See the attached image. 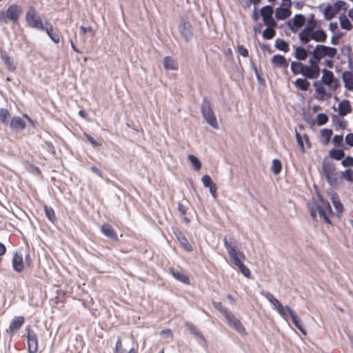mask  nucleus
I'll list each match as a JSON object with an SVG mask.
<instances>
[{
  "mask_svg": "<svg viewBox=\"0 0 353 353\" xmlns=\"http://www.w3.org/2000/svg\"><path fill=\"white\" fill-rule=\"evenodd\" d=\"M312 57L309 59V65L303 64L302 62L292 61L290 69L294 75L301 74L305 78L316 79L320 76L321 69L319 63L324 58V64L329 68L334 66L333 59L337 54L336 48L324 45H316L311 51Z\"/></svg>",
  "mask_w": 353,
  "mask_h": 353,
  "instance_id": "nucleus-1",
  "label": "nucleus"
},
{
  "mask_svg": "<svg viewBox=\"0 0 353 353\" xmlns=\"http://www.w3.org/2000/svg\"><path fill=\"white\" fill-rule=\"evenodd\" d=\"M307 206L313 219L316 220L317 214H319L324 223L332 225L330 217L333 215L332 210L330 203L325 200L321 194H318L316 198H312Z\"/></svg>",
  "mask_w": 353,
  "mask_h": 353,
  "instance_id": "nucleus-2",
  "label": "nucleus"
},
{
  "mask_svg": "<svg viewBox=\"0 0 353 353\" xmlns=\"http://www.w3.org/2000/svg\"><path fill=\"white\" fill-rule=\"evenodd\" d=\"M263 295L269 301V302L284 319L288 320V316L290 315L292 323L296 328L299 329L304 335H306V331L301 324V321L294 310L289 306H285L284 307L279 301L269 292L263 293Z\"/></svg>",
  "mask_w": 353,
  "mask_h": 353,
  "instance_id": "nucleus-3",
  "label": "nucleus"
},
{
  "mask_svg": "<svg viewBox=\"0 0 353 353\" xmlns=\"http://www.w3.org/2000/svg\"><path fill=\"white\" fill-rule=\"evenodd\" d=\"M23 12L21 6L16 3L9 6L5 12L0 10V21L4 24H7L11 21L13 24H17L20 16Z\"/></svg>",
  "mask_w": 353,
  "mask_h": 353,
  "instance_id": "nucleus-4",
  "label": "nucleus"
},
{
  "mask_svg": "<svg viewBox=\"0 0 353 353\" xmlns=\"http://www.w3.org/2000/svg\"><path fill=\"white\" fill-rule=\"evenodd\" d=\"M201 110L202 115L206 122L210 125L212 128L217 129L219 124L216 120V117L212 109L211 103L207 99L203 100Z\"/></svg>",
  "mask_w": 353,
  "mask_h": 353,
  "instance_id": "nucleus-5",
  "label": "nucleus"
},
{
  "mask_svg": "<svg viewBox=\"0 0 353 353\" xmlns=\"http://www.w3.org/2000/svg\"><path fill=\"white\" fill-rule=\"evenodd\" d=\"M224 246L226 248L232 263L236 266L245 259L244 253L238 250L236 245L232 246L226 238H224Z\"/></svg>",
  "mask_w": 353,
  "mask_h": 353,
  "instance_id": "nucleus-6",
  "label": "nucleus"
},
{
  "mask_svg": "<svg viewBox=\"0 0 353 353\" xmlns=\"http://www.w3.org/2000/svg\"><path fill=\"white\" fill-rule=\"evenodd\" d=\"M26 21L29 27L44 30L41 18L37 14L34 7L30 6L26 14Z\"/></svg>",
  "mask_w": 353,
  "mask_h": 353,
  "instance_id": "nucleus-7",
  "label": "nucleus"
},
{
  "mask_svg": "<svg viewBox=\"0 0 353 353\" xmlns=\"http://www.w3.org/2000/svg\"><path fill=\"white\" fill-rule=\"evenodd\" d=\"M321 81L323 84L328 86L332 91H336L340 87L339 80L336 79L330 70L323 69L322 70Z\"/></svg>",
  "mask_w": 353,
  "mask_h": 353,
  "instance_id": "nucleus-8",
  "label": "nucleus"
},
{
  "mask_svg": "<svg viewBox=\"0 0 353 353\" xmlns=\"http://www.w3.org/2000/svg\"><path fill=\"white\" fill-rule=\"evenodd\" d=\"M28 353H37L38 351V338L30 326L26 327Z\"/></svg>",
  "mask_w": 353,
  "mask_h": 353,
  "instance_id": "nucleus-9",
  "label": "nucleus"
},
{
  "mask_svg": "<svg viewBox=\"0 0 353 353\" xmlns=\"http://www.w3.org/2000/svg\"><path fill=\"white\" fill-rule=\"evenodd\" d=\"M273 12V8L271 6H265L260 10L263 23L266 26H276V23L272 17Z\"/></svg>",
  "mask_w": 353,
  "mask_h": 353,
  "instance_id": "nucleus-10",
  "label": "nucleus"
},
{
  "mask_svg": "<svg viewBox=\"0 0 353 353\" xmlns=\"http://www.w3.org/2000/svg\"><path fill=\"white\" fill-rule=\"evenodd\" d=\"M25 322V318L22 316H14L9 325L8 329L6 330V332L9 336H12L23 325Z\"/></svg>",
  "mask_w": 353,
  "mask_h": 353,
  "instance_id": "nucleus-11",
  "label": "nucleus"
},
{
  "mask_svg": "<svg viewBox=\"0 0 353 353\" xmlns=\"http://www.w3.org/2000/svg\"><path fill=\"white\" fill-rule=\"evenodd\" d=\"M114 353H138V347H134V344L128 347L124 345L121 339L118 337L115 344Z\"/></svg>",
  "mask_w": 353,
  "mask_h": 353,
  "instance_id": "nucleus-12",
  "label": "nucleus"
},
{
  "mask_svg": "<svg viewBox=\"0 0 353 353\" xmlns=\"http://www.w3.org/2000/svg\"><path fill=\"white\" fill-rule=\"evenodd\" d=\"M227 320L228 324L234 328L240 334L245 333V328L242 325L241 322L239 319H236L234 315H233L231 312H230L228 315L225 316Z\"/></svg>",
  "mask_w": 353,
  "mask_h": 353,
  "instance_id": "nucleus-13",
  "label": "nucleus"
},
{
  "mask_svg": "<svg viewBox=\"0 0 353 353\" xmlns=\"http://www.w3.org/2000/svg\"><path fill=\"white\" fill-rule=\"evenodd\" d=\"M174 234L184 250L188 252H190L193 250L192 245L190 243L188 239L182 231L180 230H176L174 232Z\"/></svg>",
  "mask_w": 353,
  "mask_h": 353,
  "instance_id": "nucleus-14",
  "label": "nucleus"
},
{
  "mask_svg": "<svg viewBox=\"0 0 353 353\" xmlns=\"http://www.w3.org/2000/svg\"><path fill=\"white\" fill-rule=\"evenodd\" d=\"M305 22V19L304 16L299 14H296L291 21H289L288 24L293 32H296L304 25Z\"/></svg>",
  "mask_w": 353,
  "mask_h": 353,
  "instance_id": "nucleus-15",
  "label": "nucleus"
},
{
  "mask_svg": "<svg viewBox=\"0 0 353 353\" xmlns=\"http://www.w3.org/2000/svg\"><path fill=\"white\" fill-rule=\"evenodd\" d=\"M0 57L8 71L14 72L16 70L17 65L15 62L14 59L9 56L6 51L1 50Z\"/></svg>",
  "mask_w": 353,
  "mask_h": 353,
  "instance_id": "nucleus-16",
  "label": "nucleus"
},
{
  "mask_svg": "<svg viewBox=\"0 0 353 353\" xmlns=\"http://www.w3.org/2000/svg\"><path fill=\"white\" fill-rule=\"evenodd\" d=\"M293 56L298 62H301L307 59L309 53L312 54L311 52H308L303 46H293Z\"/></svg>",
  "mask_w": 353,
  "mask_h": 353,
  "instance_id": "nucleus-17",
  "label": "nucleus"
},
{
  "mask_svg": "<svg viewBox=\"0 0 353 353\" xmlns=\"http://www.w3.org/2000/svg\"><path fill=\"white\" fill-rule=\"evenodd\" d=\"M101 232L108 238L117 241L119 240L117 233L114 228L109 223H104L101 227Z\"/></svg>",
  "mask_w": 353,
  "mask_h": 353,
  "instance_id": "nucleus-18",
  "label": "nucleus"
},
{
  "mask_svg": "<svg viewBox=\"0 0 353 353\" xmlns=\"http://www.w3.org/2000/svg\"><path fill=\"white\" fill-rule=\"evenodd\" d=\"M202 183L205 188H208L209 190L214 198L217 196V188L216 184L213 182L211 177L208 175H203L201 178Z\"/></svg>",
  "mask_w": 353,
  "mask_h": 353,
  "instance_id": "nucleus-19",
  "label": "nucleus"
},
{
  "mask_svg": "<svg viewBox=\"0 0 353 353\" xmlns=\"http://www.w3.org/2000/svg\"><path fill=\"white\" fill-rule=\"evenodd\" d=\"M169 272L177 281L186 285H189L190 283L189 276L183 272L179 271L174 268H170Z\"/></svg>",
  "mask_w": 353,
  "mask_h": 353,
  "instance_id": "nucleus-20",
  "label": "nucleus"
},
{
  "mask_svg": "<svg viewBox=\"0 0 353 353\" xmlns=\"http://www.w3.org/2000/svg\"><path fill=\"white\" fill-rule=\"evenodd\" d=\"M341 78L346 90L353 91V72L344 71Z\"/></svg>",
  "mask_w": 353,
  "mask_h": 353,
  "instance_id": "nucleus-21",
  "label": "nucleus"
},
{
  "mask_svg": "<svg viewBox=\"0 0 353 353\" xmlns=\"http://www.w3.org/2000/svg\"><path fill=\"white\" fill-rule=\"evenodd\" d=\"M271 63L273 67L287 69L288 63L286 59L281 54H275L271 59Z\"/></svg>",
  "mask_w": 353,
  "mask_h": 353,
  "instance_id": "nucleus-22",
  "label": "nucleus"
},
{
  "mask_svg": "<svg viewBox=\"0 0 353 353\" xmlns=\"http://www.w3.org/2000/svg\"><path fill=\"white\" fill-rule=\"evenodd\" d=\"M12 267L17 272H23L24 269V264L21 254H19L17 252L14 254L12 258Z\"/></svg>",
  "mask_w": 353,
  "mask_h": 353,
  "instance_id": "nucleus-23",
  "label": "nucleus"
},
{
  "mask_svg": "<svg viewBox=\"0 0 353 353\" xmlns=\"http://www.w3.org/2000/svg\"><path fill=\"white\" fill-rule=\"evenodd\" d=\"M10 126L12 130H22L26 128V123L20 117H14L11 119Z\"/></svg>",
  "mask_w": 353,
  "mask_h": 353,
  "instance_id": "nucleus-24",
  "label": "nucleus"
},
{
  "mask_svg": "<svg viewBox=\"0 0 353 353\" xmlns=\"http://www.w3.org/2000/svg\"><path fill=\"white\" fill-rule=\"evenodd\" d=\"M338 108L339 115L342 117L351 113L352 111L350 101L345 99L339 103Z\"/></svg>",
  "mask_w": 353,
  "mask_h": 353,
  "instance_id": "nucleus-25",
  "label": "nucleus"
},
{
  "mask_svg": "<svg viewBox=\"0 0 353 353\" xmlns=\"http://www.w3.org/2000/svg\"><path fill=\"white\" fill-rule=\"evenodd\" d=\"M275 14L278 19L284 20L291 14L290 7L281 5V7L276 8Z\"/></svg>",
  "mask_w": 353,
  "mask_h": 353,
  "instance_id": "nucleus-26",
  "label": "nucleus"
},
{
  "mask_svg": "<svg viewBox=\"0 0 353 353\" xmlns=\"http://www.w3.org/2000/svg\"><path fill=\"white\" fill-rule=\"evenodd\" d=\"M44 30L53 42L55 43H59L60 42L61 35L57 30L55 32L54 31V28L52 25L44 28Z\"/></svg>",
  "mask_w": 353,
  "mask_h": 353,
  "instance_id": "nucleus-27",
  "label": "nucleus"
},
{
  "mask_svg": "<svg viewBox=\"0 0 353 353\" xmlns=\"http://www.w3.org/2000/svg\"><path fill=\"white\" fill-rule=\"evenodd\" d=\"M296 141H297V143H298L299 147L301 148V150L302 152H305L303 141H305L307 148H311V143H310V139H309V137L307 135L303 134V136L302 137L300 133L296 132Z\"/></svg>",
  "mask_w": 353,
  "mask_h": 353,
  "instance_id": "nucleus-28",
  "label": "nucleus"
},
{
  "mask_svg": "<svg viewBox=\"0 0 353 353\" xmlns=\"http://www.w3.org/2000/svg\"><path fill=\"white\" fill-rule=\"evenodd\" d=\"M307 79H308L305 77L304 78H299L294 82V85L300 90L307 91L310 87V83Z\"/></svg>",
  "mask_w": 353,
  "mask_h": 353,
  "instance_id": "nucleus-29",
  "label": "nucleus"
},
{
  "mask_svg": "<svg viewBox=\"0 0 353 353\" xmlns=\"http://www.w3.org/2000/svg\"><path fill=\"white\" fill-rule=\"evenodd\" d=\"M163 66L165 70H178L177 63L170 57L167 56L163 59Z\"/></svg>",
  "mask_w": 353,
  "mask_h": 353,
  "instance_id": "nucleus-30",
  "label": "nucleus"
},
{
  "mask_svg": "<svg viewBox=\"0 0 353 353\" xmlns=\"http://www.w3.org/2000/svg\"><path fill=\"white\" fill-rule=\"evenodd\" d=\"M332 135V130L331 129H323L321 130L320 137L321 141L323 145H326L329 143L330 138Z\"/></svg>",
  "mask_w": 353,
  "mask_h": 353,
  "instance_id": "nucleus-31",
  "label": "nucleus"
},
{
  "mask_svg": "<svg viewBox=\"0 0 353 353\" xmlns=\"http://www.w3.org/2000/svg\"><path fill=\"white\" fill-rule=\"evenodd\" d=\"M312 39L316 42H324L327 39V34L321 29L316 30L312 32Z\"/></svg>",
  "mask_w": 353,
  "mask_h": 353,
  "instance_id": "nucleus-32",
  "label": "nucleus"
},
{
  "mask_svg": "<svg viewBox=\"0 0 353 353\" xmlns=\"http://www.w3.org/2000/svg\"><path fill=\"white\" fill-rule=\"evenodd\" d=\"M331 201L338 214L342 213L343 211V205L341 203L339 197L336 193H333L331 196Z\"/></svg>",
  "mask_w": 353,
  "mask_h": 353,
  "instance_id": "nucleus-33",
  "label": "nucleus"
},
{
  "mask_svg": "<svg viewBox=\"0 0 353 353\" xmlns=\"http://www.w3.org/2000/svg\"><path fill=\"white\" fill-rule=\"evenodd\" d=\"M185 327L190 331V332L193 334L194 336L202 339L205 340L203 334L199 331L194 325H193L190 322H185Z\"/></svg>",
  "mask_w": 353,
  "mask_h": 353,
  "instance_id": "nucleus-34",
  "label": "nucleus"
},
{
  "mask_svg": "<svg viewBox=\"0 0 353 353\" xmlns=\"http://www.w3.org/2000/svg\"><path fill=\"white\" fill-rule=\"evenodd\" d=\"M312 32L303 29L299 33V38L302 43L305 44L312 40Z\"/></svg>",
  "mask_w": 353,
  "mask_h": 353,
  "instance_id": "nucleus-35",
  "label": "nucleus"
},
{
  "mask_svg": "<svg viewBox=\"0 0 353 353\" xmlns=\"http://www.w3.org/2000/svg\"><path fill=\"white\" fill-rule=\"evenodd\" d=\"M275 48L279 50L288 52L290 50L289 44L283 39L278 38L275 40Z\"/></svg>",
  "mask_w": 353,
  "mask_h": 353,
  "instance_id": "nucleus-36",
  "label": "nucleus"
},
{
  "mask_svg": "<svg viewBox=\"0 0 353 353\" xmlns=\"http://www.w3.org/2000/svg\"><path fill=\"white\" fill-rule=\"evenodd\" d=\"M324 17L327 20H330L333 19L338 13L334 9L333 5L328 4L323 12Z\"/></svg>",
  "mask_w": 353,
  "mask_h": 353,
  "instance_id": "nucleus-37",
  "label": "nucleus"
},
{
  "mask_svg": "<svg viewBox=\"0 0 353 353\" xmlns=\"http://www.w3.org/2000/svg\"><path fill=\"white\" fill-rule=\"evenodd\" d=\"M329 157L334 160H341L345 157V152L342 149H332L329 152Z\"/></svg>",
  "mask_w": 353,
  "mask_h": 353,
  "instance_id": "nucleus-38",
  "label": "nucleus"
},
{
  "mask_svg": "<svg viewBox=\"0 0 353 353\" xmlns=\"http://www.w3.org/2000/svg\"><path fill=\"white\" fill-rule=\"evenodd\" d=\"M322 169L325 176L336 171L333 163L325 161L322 163Z\"/></svg>",
  "mask_w": 353,
  "mask_h": 353,
  "instance_id": "nucleus-39",
  "label": "nucleus"
},
{
  "mask_svg": "<svg viewBox=\"0 0 353 353\" xmlns=\"http://www.w3.org/2000/svg\"><path fill=\"white\" fill-rule=\"evenodd\" d=\"M276 26H267L263 32V37L265 39L270 40L274 38L276 35L275 28Z\"/></svg>",
  "mask_w": 353,
  "mask_h": 353,
  "instance_id": "nucleus-40",
  "label": "nucleus"
},
{
  "mask_svg": "<svg viewBox=\"0 0 353 353\" xmlns=\"http://www.w3.org/2000/svg\"><path fill=\"white\" fill-rule=\"evenodd\" d=\"M340 26L342 29L350 30L352 28V25L350 20L345 16H341L339 17Z\"/></svg>",
  "mask_w": 353,
  "mask_h": 353,
  "instance_id": "nucleus-41",
  "label": "nucleus"
},
{
  "mask_svg": "<svg viewBox=\"0 0 353 353\" xmlns=\"http://www.w3.org/2000/svg\"><path fill=\"white\" fill-rule=\"evenodd\" d=\"M325 177L326 178L330 185L332 186L336 185L339 183V176L336 171L325 176Z\"/></svg>",
  "mask_w": 353,
  "mask_h": 353,
  "instance_id": "nucleus-42",
  "label": "nucleus"
},
{
  "mask_svg": "<svg viewBox=\"0 0 353 353\" xmlns=\"http://www.w3.org/2000/svg\"><path fill=\"white\" fill-rule=\"evenodd\" d=\"M10 112L5 108H0V122L3 124H8V120L10 118Z\"/></svg>",
  "mask_w": 353,
  "mask_h": 353,
  "instance_id": "nucleus-43",
  "label": "nucleus"
},
{
  "mask_svg": "<svg viewBox=\"0 0 353 353\" xmlns=\"http://www.w3.org/2000/svg\"><path fill=\"white\" fill-rule=\"evenodd\" d=\"M188 160L191 162L194 170L198 171L201 168V163L199 159L192 154L188 157Z\"/></svg>",
  "mask_w": 353,
  "mask_h": 353,
  "instance_id": "nucleus-44",
  "label": "nucleus"
},
{
  "mask_svg": "<svg viewBox=\"0 0 353 353\" xmlns=\"http://www.w3.org/2000/svg\"><path fill=\"white\" fill-rule=\"evenodd\" d=\"M212 305L216 310L224 316V317L230 312L229 310L223 306L221 302L212 301Z\"/></svg>",
  "mask_w": 353,
  "mask_h": 353,
  "instance_id": "nucleus-45",
  "label": "nucleus"
},
{
  "mask_svg": "<svg viewBox=\"0 0 353 353\" xmlns=\"http://www.w3.org/2000/svg\"><path fill=\"white\" fill-rule=\"evenodd\" d=\"M43 208L47 218L51 222L54 223L57 220V217L54 210L51 207H48L47 205H44Z\"/></svg>",
  "mask_w": 353,
  "mask_h": 353,
  "instance_id": "nucleus-46",
  "label": "nucleus"
},
{
  "mask_svg": "<svg viewBox=\"0 0 353 353\" xmlns=\"http://www.w3.org/2000/svg\"><path fill=\"white\" fill-rule=\"evenodd\" d=\"M282 169V164L279 159H274L272 161L271 170L274 174H279Z\"/></svg>",
  "mask_w": 353,
  "mask_h": 353,
  "instance_id": "nucleus-47",
  "label": "nucleus"
},
{
  "mask_svg": "<svg viewBox=\"0 0 353 353\" xmlns=\"http://www.w3.org/2000/svg\"><path fill=\"white\" fill-rule=\"evenodd\" d=\"M236 267L239 268V271L241 272V273L242 274H243L244 276H245L246 278H250V276H251L250 270L247 266H245L243 264V262L237 265Z\"/></svg>",
  "mask_w": 353,
  "mask_h": 353,
  "instance_id": "nucleus-48",
  "label": "nucleus"
},
{
  "mask_svg": "<svg viewBox=\"0 0 353 353\" xmlns=\"http://www.w3.org/2000/svg\"><path fill=\"white\" fill-rule=\"evenodd\" d=\"M333 6L337 13L341 10H347V3L343 1H337Z\"/></svg>",
  "mask_w": 353,
  "mask_h": 353,
  "instance_id": "nucleus-49",
  "label": "nucleus"
},
{
  "mask_svg": "<svg viewBox=\"0 0 353 353\" xmlns=\"http://www.w3.org/2000/svg\"><path fill=\"white\" fill-rule=\"evenodd\" d=\"M328 121L327 116L324 113H320L316 116V123L318 125H323Z\"/></svg>",
  "mask_w": 353,
  "mask_h": 353,
  "instance_id": "nucleus-50",
  "label": "nucleus"
},
{
  "mask_svg": "<svg viewBox=\"0 0 353 353\" xmlns=\"http://www.w3.org/2000/svg\"><path fill=\"white\" fill-rule=\"evenodd\" d=\"M341 177L346 179L347 181H353V170L347 169L341 172Z\"/></svg>",
  "mask_w": 353,
  "mask_h": 353,
  "instance_id": "nucleus-51",
  "label": "nucleus"
},
{
  "mask_svg": "<svg viewBox=\"0 0 353 353\" xmlns=\"http://www.w3.org/2000/svg\"><path fill=\"white\" fill-rule=\"evenodd\" d=\"M343 135H335L333 137L332 143L335 146L341 147L343 146Z\"/></svg>",
  "mask_w": 353,
  "mask_h": 353,
  "instance_id": "nucleus-52",
  "label": "nucleus"
},
{
  "mask_svg": "<svg viewBox=\"0 0 353 353\" xmlns=\"http://www.w3.org/2000/svg\"><path fill=\"white\" fill-rule=\"evenodd\" d=\"M84 136L93 147L101 146V143L95 141L90 134L84 133Z\"/></svg>",
  "mask_w": 353,
  "mask_h": 353,
  "instance_id": "nucleus-53",
  "label": "nucleus"
},
{
  "mask_svg": "<svg viewBox=\"0 0 353 353\" xmlns=\"http://www.w3.org/2000/svg\"><path fill=\"white\" fill-rule=\"evenodd\" d=\"M316 26V21L314 19H312L307 21V25L304 28V29H306L311 32H314Z\"/></svg>",
  "mask_w": 353,
  "mask_h": 353,
  "instance_id": "nucleus-54",
  "label": "nucleus"
},
{
  "mask_svg": "<svg viewBox=\"0 0 353 353\" xmlns=\"http://www.w3.org/2000/svg\"><path fill=\"white\" fill-rule=\"evenodd\" d=\"M341 164L344 167H350L353 166V157L350 156H347L345 158H344L342 161Z\"/></svg>",
  "mask_w": 353,
  "mask_h": 353,
  "instance_id": "nucleus-55",
  "label": "nucleus"
},
{
  "mask_svg": "<svg viewBox=\"0 0 353 353\" xmlns=\"http://www.w3.org/2000/svg\"><path fill=\"white\" fill-rule=\"evenodd\" d=\"M236 49L238 53L240 54L241 56L244 57H248V50L243 46L238 45Z\"/></svg>",
  "mask_w": 353,
  "mask_h": 353,
  "instance_id": "nucleus-56",
  "label": "nucleus"
},
{
  "mask_svg": "<svg viewBox=\"0 0 353 353\" xmlns=\"http://www.w3.org/2000/svg\"><path fill=\"white\" fill-rule=\"evenodd\" d=\"M80 30H81L82 34H83V35H85L87 32H90L92 34V36L95 35V30L90 26L84 27V26H81L80 27Z\"/></svg>",
  "mask_w": 353,
  "mask_h": 353,
  "instance_id": "nucleus-57",
  "label": "nucleus"
},
{
  "mask_svg": "<svg viewBox=\"0 0 353 353\" xmlns=\"http://www.w3.org/2000/svg\"><path fill=\"white\" fill-rule=\"evenodd\" d=\"M345 141L348 146L353 147V133H348L345 137Z\"/></svg>",
  "mask_w": 353,
  "mask_h": 353,
  "instance_id": "nucleus-58",
  "label": "nucleus"
},
{
  "mask_svg": "<svg viewBox=\"0 0 353 353\" xmlns=\"http://www.w3.org/2000/svg\"><path fill=\"white\" fill-rule=\"evenodd\" d=\"M161 335L168 336V337H172L173 336L172 332L169 328H166V329H164V330H161Z\"/></svg>",
  "mask_w": 353,
  "mask_h": 353,
  "instance_id": "nucleus-59",
  "label": "nucleus"
},
{
  "mask_svg": "<svg viewBox=\"0 0 353 353\" xmlns=\"http://www.w3.org/2000/svg\"><path fill=\"white\" fill-rule=\"evenodd\" d=\"M178 210L181 214V215L186 214V212H187L186 207L184 205H183L182 203L178 204Z\"/></svg>",
  "mask_w": 353,
  "mask_h": 353,
  "instance_id": "nucleus-60",
  "label": "nucleus"
},
{
  "mask_svg": "<svg viewBox=\"0 0 353 353\" xmlns=\"http://www.w3.org/2000/svg\"><path fill=\"white\" fill-rule=\"evenodd\" d=\"M316 92L321 96V98H323L325 95L326 92L323 87H318L316 89Z\"/></svg>",
  "mask_w": 353,
  "mask_h": 353,
  "instance_id": "nucleus-61",
  "label": "nucleus"
},
{
  "mask_svg": "<svg viewBox=\"0 0 353 353\" xmlns=\"http://www.w3.org/2000/svg\"><path fill=\"white\" fill-rule=\"evenodd\" d=\"M25 262L28 267L32 266V259L30 254H28L25 256Z\"/></svg>",
  "mask_w": 353,
  "mask_h": 353,
  "instance_id": "nucleus-62",
  "label": "nucleus"
},
{
  "mask_svg": "<svg viewBox=\"0 0 353 353\" xmlns=\"http://www.w3.org/2000/svg\"><path fill=\"white\" fill-rule=\"evenodd\" d=\"M6 252V246L0 243V256H2L3 255H4Z\"/></svg>",
  "mask_w": 353,
  "mask_h": 353,
  "instance_id": "nucleus-63",
  "label": "nucleus"
},
{
  "mask_svg": "<svg viewBox=\"0 0 353 353\" xmlns=\"http://www.w3.org/2000/svg\"><path fill=\"white\" fill-rule=\"evenodd\" d=\"M329 28L331 31L334 32L338 28L337 23H330L329 25Z\"/></svg>",
  "mask_w": 353,
  "mask_h": 353,
  "instance_id": "nucleus-64",
  "label": "nucleus"
}]
</instances>
